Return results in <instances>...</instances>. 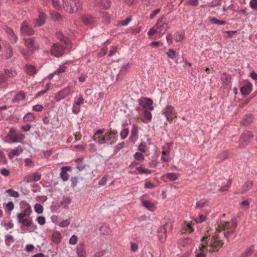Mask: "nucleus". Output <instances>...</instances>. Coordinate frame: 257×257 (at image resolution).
I'll use <instances>...</instances> for the list:
<instances>
[{"mask_svg":"<svg viewBox=\"0 0 257 257\" xmlns=\"http://www.w3.org/2000/svg\"><path fill=\"white\" fill-rule=\"evenodd\" d=\"M254 245H252L250 247L246 249L241 254V257H249L253 252Z\"/></svg>","mask_w":257,"mask_h":257,"instance_id":"27","label":"nucleus"},{"mask_svg":"<svg viewBox=\"0 0 257 257\" xmlns=\"http://www.w3.org/2000/svg\"><path fill=\"white\" fill-rule=\"evenodd\" d=\"M46 16L42 12H39L38 18L34 21L33 26L34 27H39L45 23Z\"/></svg>","mask_w":257,"mask_h":257,"instance_id":"10","label":"nucleus"},{"mask_svg":"<svg viewBox=\"0 0 257 257\" xmlns=\"http://www.w3.org/2000/svg\"><path fill=\"white\" fill-rule=\"evenodd\" d=\"M167 229L165 226H160L158 230V237L159 240L163 242L165 240L166 237Z\"/></svg>","mask_w":257,"mask_h":257,"instance_id":"15","label":"nucleus"},{"mask_svg":"<svg viewBox=\"0 0 257 257\" xmlns=\"http://www.w3.org/2000/svg\"><path fill=\"white\" fill-rule=\"evenodd\" d=\"M253 137L252 132L245 131L240 136L239 140V147L244 148L248 143L250 139Z\"/></svg>","mask_w":257,"mask_h":257,"instance_id":"4","label":"nucleus"},{"mask_svg":"<svg viewBox=\"0 0 257 257\" xmlns=\"http://www.w3.org/2000/svg\"><path fill=\"white\" fill-rule=\"evenodd\" d=\"M63 7L69 13L76 12L81 6L79 0H62Z\"/></svg>","mask_w":257,"mask_h":257,"instance_id":"3","label":"nucleus"},{"mask_svg":"<svg viewBox=\"0 0 257 257\" xmlns=\"http://www.w3.org/2000/svg\"><path fill=\"white\" fill-rule=\"evenodd\" d=\"M25 98V94L24 93H19L15 96V99L17 101L23 100Z\"/></svg>","mask_w":257,"mask_h":257,"instance_id":"60","label":"nucleus"},{"mask_svg":"<svg viewBox=\"0 0 257 257\" xmlns=\"http://www.w3.org/2000/svg\"><path fill=\"white\" fill-rule=\"evenodd\" d=\"M32 213L31 206L28 204L27 207L17 215V219L19 223L22 225H32V219L29 215Z\"/></svg>","mask_w":257,"mask_h":257,"instance_id":"2","label":"nucleus"},{"mask_svg":"<svg viewBox=\"0 0 257 257\" xmlns=\"http://www.w3.org/2000/svg\"><path fill=\"white\" fill-rule=\"evenodd\" d=\"M52 238L53 242L59 243L61 240V234L58 232H55L53 233Z\"/></svg>","mask_w":257,"mask_h":257,"instance_id":"35","label":"nucleus"},{"mask_svg":"<svg viewBox=\"0 0 257 257\" xmlns=\"http://www.w3.org/2000/svg\"><path fill=\"white\" fill-rule=\"evenodd\" d=\"M8 37L10 40L11 43L13 44L17 43L18 41V37L15 33H13L12 34H11L9 36H8Z\"/></svg>","mask_w":257,"mask_h":257,"instance_id":"51","label":"nucleus"},{"mask_svg":"<svg viewBox=\"0 0 257 257\" xmlns=\"http://www.w3.org/2000/svg\"><path fill=\"white\" fill-rule=\"evenodd\" d=\"M111 138L112 137L110 136V134H108V133H106L102 138L98 137L97 141L95 139H94V140L99 145H101L105 144L107 142L110 140Z\"/></svg>","mask_w":257,"mask_h":257,"instance_id":"19","label":"nucleus"},{"mask_svg":"<svg viewBox=\"0 0 257 257\" xmlns=\"http://www.w3.org/2000/svg\"><path fill=\"white\" fill-rule=\"evenodd\" d=\"M253 186V182L252 181L249 180L246 181L241 187V188L239 189L238 191V194H243L249 190L250 189L252 188Z\"/></svg>","mask_w":257,"mask_h":257,"instance_id":"14","label":"nucleus"},{"mask_svg":"<svg viewBox=\"0 0 257 257\" xmlns=\"http://www.w3.org/2000/svg\"><path fill=\"white\" fill-rule=\"evenodd\" d=\"M77 240H78V237L76 235H73L70 238L69 243L71 244H73V245L75 244H76Z\"/></svg>","mask_w":257,"mask_h":257,"instance_id":"62","label":"nucleus"},{"mask_svg":"<svg viewBox=\"0 0 257 257\" xmlns=\"http://www.w3.org/2000/svg\"><path fill=\"white\" fill-rule=\"evenodd\" d=\"M4 74L7 78L15 77L17 75V72L12 69H4Z\"/></svg>","mask_w":257,"mask_h":257,"instance_id":"24","label":"nucleus"},{"mask_svg":"<svg viewBox=\"0 0 257 257\" xmlns=\"http://www.w3.org/2000/svg\"><path fill=\"white\" fill-rule=\"evenodd\" d=\"M108 49L106 47H103L101 48L100 51L98 53L97 56L98 57H103L107 53Z\"/></svg>","mask_w":257,"mask_h":257,"instance_id":"49","label":"nucleus"},{"mask_svg":"<svg viewBox=\"0 0 257 257\" xmlns=\"http://www.w3.org/2000/svg\"><path fill=\"white\" fill-rule=\"evenodd\" d=\"M134 157L136 160L139 161H143L145 159L144 155L140 152H136Z\"/></svg>","mask_w":257,"mask_h":257,"instance_id":"48","label":"nucleus"},{"mask_svg":"<svg viewBox=\"0 0 257 257\" xmlns=\"http://www.w3.org/2000/svg\"><path fill=\"white\" fill-rule=\"evenodd\" d=\"M168 57L171 58L172 59H174L177 57V55L173 49H169L168 53H167Z\"/></svg>","mask_w":257,"mask_h":257,"instance_id":"39","label":"nucleus"},{"mask_svg":"<svg viewBox=\"0 0 257 257\" xmlns=\"http://www.w3.org/2000/svg\"><path fill=\"white\" fill-rule=\"evenodd\" d=\"M71 198L69 197H66L61 202V205L64 208L67 209L68 208V205L71 203Z\"/></svg>","mask_w":257,"mask_h":257,"instance_id":"36","label":"nucleus"},{"mask_svg":"<svg viewBox=\"0 0 257 257\" xmlns=\"http://www.w3.org/2000/svg\"><path fill=\"white\" fill-rule=\"evenodd\" d=\"M24 180L27 183H32L34 182L32 174H29L26 176L24 178Z\"/></svg>","mask_w":257,"mask_h":257,"instance_id":"64","label":"nucleus"},{"mask_svg":"<svg viewBox=\"0 0 257 257\" xmlns=\"http://www.w3.org/2000/svg\"><path fill=\"white\" fill-rule=\"evenodd\" d=\"M78 257H86V252L84 246L82 244L78 245L76 248Z\"/></svg>","mask_w":257,"mask_h":257,"instance_id":"20","label":"nucleus"},{"mask_svg":"<svg viewBox=\"0 0 257 257\" xmlns=\"http://www.w3.org/2000/svg\"><path fill=\"white\" fill-rule=\"evenodd\" d=\"M26 71L27 73L30 75H35L37 73V70L35 67L32 65H26Z\"/></svg>","mask_w":257,"mask_h":257,"instance_id":"25","label":"nucleus"},{"mask_svg":"<svg viewBox=\"0 0 257 257\" xmlns=\"http://www.w3.org/2000/svg\"><path fill=\"white\" fill-rule=\"evenodd\" d=\"M194 231L192 226H183L181 230L182 234L190 233Z\"/></svg>","mask_w":257,"mask_h":257,"instance_id":"30","label":"nucleus"},{"mask_svg":"<svg viewBox=\"0 0 257 257\" xmlns=\"http://www.w3.org/2000/svg\"><path fill=\"white\" fill-rule=\"evenodd\" d=\"M206 216L201 215H200L199 218H194L193 220L195 223L198 224L202 223L204 221L206 220Z\"/></svg>","mask_w":257,"mask_h":257,"instance_id":"47","label":"nucleus"},{"mask_svg":"<svg viewBox=\"0 0 257 257\" xmlns=\"http://www.w3.org/2000/svg\"><path fill=\"white\" fill-rule=\"evenodd\" d=\"M128 130L127 129L122 130L120 133V136L121 139L123 140V139H125V138H126V137L128 135Z\"/></svg>","mask_w":257,"mask_h":257,"instance_id":"56","label":"nucleus"},{"mask_svg":"<svg viewBox=\"0 0 257 257\" xmlns=\"http://www.w3.org/2000/svg\"><path fill=\"white\" fill-rule=\"evenodd\" d=\"M111 4V0H101L100 7L104 10L108 9L110 7Z\"/></svg>","mask_w":257,"mask_h":257,"instance_id":"29","label":"nucleus"},{"mask_svg":"<svg viewBox=\"0 0 257 257\" xmlns=\"http://www.w3.org/2000/svg\"><path fill=\"white\" fill-rule=\"evenodd\" d=\"M210 22L212 24H217L218 25H224L226 24V22L223 20H219L214 17L210 19Z\"/></svg>","mask_w":257,"mask_h":257,"instance_id":"32","label":"nucleus"},{"mask_svg":"<svg viewBox=\"0 0 257 257\" xmlns=\"http://www.w3.org/2000/svg\"><path fill=\"white\" fill-rule=\"evenodd\" d=\"M84 102V99L82 95H79L77 100L74 101V105L79 106Z\"/></svg>","mask_w":257,"mask_h":257,"instance_id":"46","label":"nucleus"},{"mask_svg":"<svg viewBox=\"0 0 257 257\" xmlns=\"http://www.w3.org/2000/svg\"><path fill=\"white\" fill-rule=\"evenodd\" d=\"M229 156V153L227 151H223L218 155V158L223 161L227 159Z\"/></svg>","mask_w":257,"mask_h":257,"instance_id":"42","label":"nucleus"},{"mask_svg":"<svg viewBox=\"0 0 257 257\" xmlns=\"http://www.w3.org/2000/svg\"><path fill=\"white\" fill-rule=\"evenodd\" d=\"M249 6L253 10H257V0H250Z\"/></svg>","mask_w":257,"mask_h":257,"instance_id":"55","label":"nucleus"},{"mask_svg":"<svg viewBox=\"0 0 257 257\" xmlns=\"http://www.w3.org/2000/svg\"><path fill=\"white\" fill-rule=\"evenodd\" d=\"M143 206L149 210L152 211L154 207V204L153 203L149 200H145L143 201Z\"/></svg>","mask_w":257,"mask_h":257,"instance_id":"31","label":"nucleus"},{"mask_svg":"<svg viewBox=\"0 0 257 257\" xmlns=\"http://www.w3.org/2000/svg\"><path fill=\"white\" fill-rule=\"evenodd\" d=\"M34 182L39 181L41 178V174L39 172H36L32 174Z\"/></svg>","mask_w":257,"mask_h":257,"instance_id":"54","label":"nucleus"},{"mask_svg":"<svg viewBox=\"0 0 257 257\" xmlns=\"http://www.w3.org/2000/svg\"><path fill=\"white\" fill-rule=\"evenodd\" d=\"M82 21L84 24L88 26H93L96 23L95 18L88 15L83 16Z\"/></svg>","mask_w":257,"mask_h":257,"instance_id":"12","label":"nucleus"},{"mask_svg":"<svg viewBox=\"0 0 257 257\" xmlns=\"http://www.w3.org/2000/svg\"><path fill=\"white\" fill-rule=\"evenodd\" d=\"M56 36L60 41L64 42L65 45H68L70 44V40L69 38L64 36L61 31L57 32Z\"/></svg>","mask_w":257,"mask_h":257,"instance_id":"18","label":"nucleus"},{"mask_svg":"<svg viewBox=\"0 0 257 257\" xmlns=\"http://www.w3.org/2000/svg\"><path fill=\"white\" fill-rule=\"evenodd\" d=\"M172 144V143H166V145L163 147L162 156H168L170 152L169 148Z\"/></svg>","mask_w":257,"mask_h":257,"instance_id":"33","label":"nucleus"},{"mask_svg":"<svg viewBox=\"0 0 257 257\" xmlns=\"http://www.w3.org/2000/svg\"><path fill=\"white\" fill-rule=\"evenodd\" d=\"M20 30L24 35H32L34 34V30L30 26L28 22L25 21L21 25Z\"/></svg>","mask_w":257,"mask_h":257,"instance_id":"7","label":"nucleus"},{"mask_svg":"<svg viewBox=\"0 0 257 257\" xmlns=\"http://www.w3.org/2000/svg\"><path fill=\"white\" fill-rule=\"evenodd\" d=\"M53 7L57 10H60L61 6L59 0H51Z\"/></svg>","mask_w":257,"mask_h":257,"instance_id":"43","label":"nucleus"},{"mask_svg":"<svg viewBox=\"0 0 257 257\" xmlns=\"http://www.w3.org/2000/svg\"><path fill=\"white\" fill-rule=\"evenodd\" d=\"M25 138V136L22 134H17L14 139L11 141V143H16L20 142Z\"/></svg>","mask_w":257,"mask_h":257,"instance_id":"28","label":"nucleus"},{"mask_svg":"<svg viewBox=\"0 0 257 257\" xmlns=\"http://www.w3.org/2000/svg\"><path fill=\"white\" fill-rule=\"evenodd\" d=\"M6 192L9 193L11 196L15 198H18L19 196V193L18 192L15 191L13 189H9L7 190Z\"/></svg>","mask_w":257,"mask_h":257,"instance_id":"41","label":"nucleus"},{"mask_svg":"<svg viewBox=\"0 0 257 257\" xmlns=\"http://www.w3.org/2000/svg\"><path fill=\"white\" fill-rule=\"evenodd\" d=\"M227 226H217L216 228V232L214 235L212 240L211 244L210 246L209 251L211 252L217 251L223 245L222 240L221 239L222 236L227 237L228 236L230 231L228 229H226L225 227ZM234 227V226H232ZM231 232L234 229V227L233 229L230 228Z\"/></svg>","mask_w":257,"mask_h":257,"instance_id":"1","label":"nucleus"},{"mask_svg":"<svg viewBox=\"0 0 257 257\" xmlns=\"http://www.w3.org/2000/svg\"><path fill=\"white\" fill-rule=\"evenodd\" d=\"M150 111L151 110H149V109H146L144 111V115L145 117L149 120H150L152 117V113Z\"/></svg>","mask_w":257,"mask_h":257,"instance_id":"53","label":"nucleus"},{"mask_svg":"<svg viewBox=\"0 0 257 257\" xmlns=\"http://www.w3.org/2000/svg\"><path fill=\"white\" fill-rule=\"evenodd\" d=\"M51 17L54 21H59L61 19V15L58 13H53L51 14Z\"/></svg>","mask_w":257,"mask_h":257,"instance_id":"57","label":"nucleus"},{"mask_svg":"<svg viewBox=\"0 0 257 257\" xmlns=\"http://www.w3.org/2000/svg\"><path fill=\"white\" fill-rule=\"evenodd\" d=\"M174 110V108L173 106H172V105H167L164 113H165V114H172Z\"/></svg>","mask_w":257,"mask_h":257,"instance_id":"50","label":"nucleus"},{"mask_svg":"<svg viewBox=\"0 0 257 257\" xmlns=\"http://www.w3.org/2000/svg\"><path fill=\"white\" fill-rule=\"evenodd\" d=\"M0 173L4 176L7 177L10 175V172L6 168H2L0 170Z\"/></svg>","mask_w":257,"mask_h":257,"instance_id":"61","label":"nucleus"},{"mask_svg":"<svg viewBox=\"0 0 257 257\" xmlns=\"http://www.w3.org/2000/svg\"><path fill=\"white\" fill-rule=\"evenodd\" d=\"M165 176L168 179L172 181H175L178 178L177 175L174 173H167Z\"/></svg>","mask_w":257,"mask_h":257,"instance_id":"40","label":"nucleus"},{"mask_svg":"<svg viewBox=\"0 0 257 257\" xmlns=\"http://www.w3.org/2000/svg\"><path fill=\"white\" fill-rule=\"evenodd\" d=\"M253 119V116L252 114H246L242 118L241 124L242 125H248L252 122Z\"/></svg>","mask_w":257,"mask_h":257,"instance_id":"21","label":"nucleus"},{"mask_svg":"<svg viewBox=\"0 0 257 257\" xmlns=\"http://www.w3.org/2000/svg\"><path fill=\"white\" fill-rule=\"evenodd\" d=\"M71 170V167L66 166L63 167L61 169V172L60 173V177L62 180L64 181H66L69 179V175L67 173V171Z\"/></svg>","mask_w":257,"mask_h":257,"instance_id":"16","label":"nucleus"},{"mask_svg":"<svg viewBox=\"0 0 257 257\" xmlns=\"http://www.w3.org/2000/svg\"><path fill=\"white\" fill-rule=\"evenodd\" d=\"M136 170L141 174H150L152 173L151 170L141 167L136 168Z\"/></svg>","mask_w":257,"mask_h":257,"instance_id":"37","label":"nucleus"},{"mask_svg":"<svg viewBox=\"0 0 257 257\" xmlns=\"http://www.w3.org/2000/svg\"><path fill=\"white\" fill-rule=\"evenodd\" d=\"M4 48L6 49V52L4 54V57L6 59H10L13 56V48L9 42H6L4 44Z\"/></svg>","mask_w":257,"mask_h":257,"instance_id":"11","label":"nucleus"},{"mask_svg":"<svg viewBox=\"0 0 257 257\" xmlns=\"http://www.w3.org/2000/svg\"><path fill=\"white\" fill-rule=\"evenodd\" d=\"M24 41L30 51L34 52L39 50V45L33 38L24 39Z\"/></svg>","mask_w":257,"mask_h":257,"instance_id":"8","label":"nucleus"},{"mask_svg":"<svg viewBox=\"0 0 257 257\" xmlns=\"http://www.w3.org/2000/svg\"><path fill=\"white\" fill-rule=\"evenodd\" d=\"M139 104L143 108L153 110L154 106H153V101L152 99L148 97H142L138 100Z\"/></svg>","mask_w":257,"mask_h":257,"instance_id":"6","label":"nucleus"},{"mask_svg":"<svg viewBox=\"0 0 257 257\" xmlns=\"http://www.w3.org/2000/svg\"><path fill=\"white\" fill-rule=\"evenodd\" d=\"M184 34L183 33H177L175 35V39L176 41L179 42L184 38Z\"/></svg>","mask_w":257,"mask_h":257,"instance_id":"52","label":"nucleus"},{"mask_svg":"<svg viewBox=\"0 0 257 257\" xmlns=\"http://www.w3.org/2000/svg\"><path fill=\"white\" fill-rule=\"evenodd\" d=\"M146 147V144L144 142H142L138 147V149L141 152L144 153L146 152L145 148Z\"/></svg>","mask_w":257,"mask_h":257,"instance_id":"63","label":"nucleus"},{"mask_svg":"<svg viewBox=\"0 0 257 257\" xmlns=\"http://www.w3.org/2000/svg\"><path fill=\"white\" fill-rule=\"evenodd\" d=\"M128 64L123 65L119 70L118 75H123L127 70Z\"/></svg>","mask_w":257,"mask_h":257,"instance_id":"58","label":"nucleus"},{"mask_svg":"<svg viewBox=\"0 0 257 257\" xmlns=\"http://www.w3.org/2000/svg\"><path fill=\"white\" fill-rule=\"evenodd\" d=\"M7 81V78L5 75L0 72V86L4 83Z\"/></svg>","mask_w":257,"mask_h":257,"instance_id":"59","label":"nucleus"},{"mask_svg":"<svg viewBox=\"0 0 257 257\" xmlns=\"http://www.w3.org/2000/svg\"><path fill=\"white\" fill-rule=\"evenodd\" d=\"M165 19V17L164 16H162L160 17L157 21V23L154 26V28L157 29L159 27L163 26L164 29L163 31H161V32H165L168 29H169V25L164 22V20Z\"/></svg>","mask_w":257,"mask_h":257,"instance_id":"13","label":"nucleus"},{"mask_svg":"<svg viewBox=\"0 0 257 257\" xmlns=\"http://www.w3.org/2000/svg\"><path fill=\"white\" fill-rule=\"evenodd\" d=\"M71 93V89L68 87H65L63 89L59 91L55 96V99L56 101H60L64 99Z\"/></svg>","mask_w":257,"mask_h":257,"instance_id":"9","label":"nucleus"},{"mask_svg":"<svg viewBox=\"0 0 257 257\" xmlns=\"http://www.w3.org/2000/svg\"><path fill=\"white\" fill-rule=\"evenodd\" d=\"M35 118V115L32 112H28L23 117V120L25 122L33 121Z\"/></svg>","mask_w":257,"mask_h":257,"instance_id":"26","label":"nucleus"},{"mask_svg":"<svg viewBox=\"0 0 257 257\" xmlns=\"http://www.w3.org/2000/svg\"><path fill=\"white\" fill-rule=\"evenodd\" d=\"M132 21V16L127 17L125 20H122L118 23L119 26H125Z\"/></svg>","mask_w":257,"mask_h":257,"instance_id":"45","label":"nucleus"},{"mask_svg":"<svg viewBox=\"0 0 257 257\" xmlns=\"http://www.w3.org/2000/svg\"><path fill=\"white\" fill-rule=\"evenodd\" d=\"M23 152L21 146H18L15 149L13 150L9 154V158L12 159L15 156H19Z\"/></svg>","mask_w":257,"mask_h":257,"instance_id":"22","label":"nucleus"},{"mask_svg":"<svg viewBox=\"0 0 257 257\" xmlns=\"http://www.w3.org/2000/svg\"><path fill=\"white\" fill-rule=\"evenodd\" d=\"M221 5V0H214L208 4V5L211 8H214Z\"/></svg>","mask_w":257,"mask_h":257,"instance_id":"44","label":"nucleus"},{"mask_svg":"<svg viewBox=\"0 0 257 257\" xmlns=\"http://www.w3.org/2000/svg\"><path fill=\"white\" fill-rule=\"evenodd\" d=\"M100 15L101 16L102 18V22L108 24L110 21V17L109 15L106 12H101L100 13Z\"/></svg>","mask_w":257,"mask_h":257,"instance_id":"34","label":"nucleus"},{"mask_svg":"<svg viewBox=\"0 0 257 257\" xmlns=\"http://www.w3.org/2000/svg\"><path fill=\"white\" fill-rule=\"evenodd\" d=\"M35 211L38 214L43 213L44 209L43 206L41 204L36 203L34 206Z\"/></svg>","mask_w":257,"mask_h":257,"instance_id":"38","label":"nucleus"},{"mask_svg":"<svg viewBox=\"0 0 257 257\" xmlns=\"http://www.w3.org/2000/svg\"><path fill=\"white\" fill-rule=\"evenodd\" d=\"M221 80L225 85H229L231 81L230 75L224 72L221 74Z\"/></svg>","mask_w":257,"mask_h":257,"instance_id":"23","label":"nucleus"},{"mask_svg":"<svg viewBox=\"0 0 257 257\" xmlns=\"http://www.w3.org/2000/svg\"><path fill=\"white\" fill-rule=\"evenodd\" d=\"M252 85L251 83H247L240 88V92L243 95H248L251 91Z\"/></svg>","mask_w":257,"mask_h":257,"instance_id":"17","label":"nucleus"},{"mask_svg":"<svg viewBox=\"0 0 257 257\" xmlns=\"http://www.w3.org/2000/svg\"><path fill=\"white\" fill-rule=\"evenodd\" d=\"M50 52L52 55L56 57H60L63 55L65 52V48L61 44L54 43L51 47Z\"/></svg>","mask_w":257,"mask_h":257,"instance_id":"5","label":"nucleus"}]
</instances>
